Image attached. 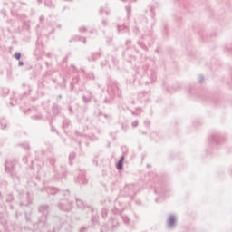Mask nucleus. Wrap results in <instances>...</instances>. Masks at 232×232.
I'll list each match as a JSON object with an SVG mask.
<instances>
[{"mask_svg": "<svg viewBox=\"0 0 232 232\" xmlns=\"http://www.w3.org/2000/svg\"><path fill=\"white\" fill-rule=\"evenodd\" d=\"M122 162H124V158H121L118 164H117V169H122Z\"/></svg>", "mask_w": 232, "mask_h": 232, "instance_id": "f03ea898", "label": "nucleus"}, {"mask_svg": "<svg viewBox=\"0 0 232 232\" xmlns=\"http://www.w3.org/2000/svg\"><path fill=\"white\" fill-rule=\"evenodd\" d=\"M175 224V217L173 216H170L169 218H168V225L169 226H173Z\"/></svg>", "mask_w": 232, "mask_h": 232, "instance_id": "f257e3e1", "label": "nucleus"}, {"mask_svg": "<svg viewBox=\"0 0 232 232\" xmlns=\"http://www.w3.org/2000/svg\"><path fill=\"white\" fill-rule=\"evenodd\" d=\"M14 59H17V61H19V59H21V53H16L14 54Z\"/></svg>", "mask_w": 232, "mask_h": 232, "instance_id": "7ed1b4c3", "label": "nucleus"}]
</instances>
